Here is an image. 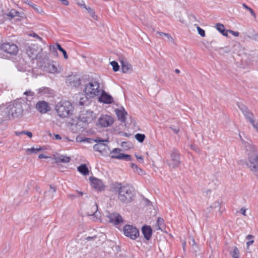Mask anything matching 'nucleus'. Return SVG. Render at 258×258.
<instances>
[{
	"label": "nucleus",
	"mask_w": 258,
	"mask_h": 258,
	"mask_svg": "<svg viewBox=\"0 0 258 258\" xmlns=\"http://www.w3.org/2000/svg\"><path fill=\"white\" fill-rule=\"evenodd\" d=\"M88 101V98L86 96L80 97L79 101V104L80 106H83L85 104L86 102Z\"/></svg>",
	"instance_id": "nucleus-42"
},
{
	"label": "nucleus",
	"mask_w": 258,
	"mask_h": 258,
	"mask_svg": "<svg viewBox=\"0 0 258 258\" xmlns=\"http://www.w3.org/2000/svg\"><path fill=\"white\" fill-rule=\"evenodd\" d=\"M141 231L144 238L147 240H149L151 238L153 230L150 226L145 225L142 227Z\"/></svg>",
	"instance_id": "nucleus-20"
},
{
	"label": "nucleus",
	"mask_w": 258,
	"mask_h": 258,
	"mask_svg": "<svg viewBox=\"0 0 258 258\" xmlns=\"http://www.w3.org/2000/svg\"><path fill=\"white\" fill-rule=\"evenodd\" d=\"M24 94L26 96H34L35 93L34 92H32L31 91L29 90V91H27L25 92Z\"/></svg>",
	"instance_id": "nucleus-48"
},
{
	"label": "nucleus",
	"mask_w": 258,
	"mask_h": 258,
	"mask_svg": "<svg viewBox=\"0 0 258 258\" xmlns=\"http://www.w3.org/2000/svg\"><path fill=\"white\" fill-rule=\"evenodd\" d=\"M135 156L139 162L143 163L144 159H143V157L142 156H138L137 154H136Z\"/></svg>",
	"instance_id": "nucleus-49"
},
{
	"label": "nucleus",
	"mask_w": 258,
	"mask_h": 258,
	"mask_svg": "<svg viewBox=\"0 0 258 258\" xmlns=\"http://www.w3.org/2000/svg\"><path fill=\"white\" fill-rule=\"evenodd\" d=\"M96 238V236H94V237H91V236H88L86 238V239L88 240H92L94 238Z\"/></svg>",
	"instance_id": "nucleus-59"
},
{
	"label": "nucleus",
	"mask_w": 258,
	"mask_h": 258,
	"mask_svg": "<svg viewBox=\"0 0 258 258\" xmlns=\"http://www.w3.org/2000/svg\"><path fill=\"white\" fill-rule=\"evenodd\" d=\"M11 119L8 105L0 106V122Z\"/></svg>",
	"instance_id": "nucleus-14"
},
{
	"label": "nucleus",
	"mask_w": 258,
	"mask_h": 258,
	"mask_svg": "<svg viewBox=\"0 0 258 258\" xmlns=\"http://www.w3.org/2000/svg\"><path fill=\"white\" fill-rule=\"evenodd\" d=\"M26 52L29 57L32 59L36 58L37 51L33 46H28L27 48Z\"/></svg>",
	"instance_id": "nucleus-24"
},
{
	"label": "nucleus",
	"mask_w": 258,
	"mask_h": 258,
	"mask_svg": "<svg viewBox=\"0 0 258 258\" xmlns=\"http://www.w3.org/2000/svg\"><path fill=\"white\" fill-rule=\"evenodd\" d=\"M228 32H229L230 33L232 34L233 36L238 37L239 35V33L237 31H234L231 30H228Z\"/></svg>",
	"instance_id": "nucleus-47"
},
{
	"label": "nucleus",
	"mask_w": 258,
	"mask_h": 258,
	"mask_svg": "<svg viewBox=\"0 0 258 258\" xmlns=\"http://www.w3.org/2000/svg\"><path fill=\"white\" fill-rule=\"evenodd\" d=\"M110 64L112 67L113 71L117 72L119 70V66L116 61H112L110 62Z\"/></svg>",
	"instance_id": "nucleus-40"
},
{
	"label": "nucleus",
	"mask_w": 258,
	"mask_h": 258,
	"mask_svg": "<svg viewBox=\"0 0 258 258\" xmlns=\"http://www.w3.org/2000/svg\"><path fill=\"white\" fill-rule=\"evenodd\" d=\"M94 141V142L97 143V144L104 143L105 142H108L107 140H103L102 139H100L99 138H97L96 139L93 140L91 138H85V140H83V141H87L88 143H91V141Z\"/></svg>",
	"instance_id": "nucleus-34"
},
{
	"label": "nucleus",
	"mask_w": 258,
	"mask_h": 258,
	"mask_svg": "<svg viewBox=\"0 0 258 258\" xmlns=\"http://www.w3.org/2000/svg\"><path fill=\"white\" fill-rule=\"evenodd\" d=\"M0 49L10 55H16L18 52V47L17 45L13 43L5 42L1 44Z\"/></svg>",
	"instance_id": "nucleus-7"
},
{
	"label": "nucleus",
	"mask_w": 258,
	"mask_h": 258,
	"mask_svg": "<svg viewBox=\"0 0 258 258\" xmlns=\"http://www.w3.org/2000/svg\"><path fill=\"white\" fill-rule=\"evenodd\" d=\"M197 30L198 31L199 34L201 35V36L203 37L205 36V31L204 30L200 28L199 26H198Z\"/></svg>",
	"instance_id": "nucleus-44"
},
{
	"label": "nucleus",
	"mask_w": 258,
	"mask_h": 258,
	"mask_svg": "<svg viewBox=\"0 0 258 258\" xmlns=\"http://www.w3.org/2000/svg\"><path fill=\"white\" fill-rule=\"evenodd\" d=\"M101 90L100 84L95 80H91L86 85L84 89L85 93L90 97H94L100 95Z\"/></svg>",
	"instance_id": "nucleus-5"
},
{
	"label": "nucleus",
	"mask_w": 258,
	"mask_h": 258,
	"mask_svg": "<svg viewBox=\"0 0 258 258\" xmlns=\"http://www.w3.org/2000/svg\"><path fill=\"white\" fill-rule=\"evenodd\" d=\"M66 83L68 86L78 87L81 84L80 78L78 75L70 76L67 78Z\"/></svg>",
	"instance_id": "nucleus-16"
},
{
	"label": "nucleus",
	"mask_w": 258,
	"mask_h": 258,
	"mask_svg": "<svg viewBox=\"0 0 258 258\" xmlns=\"http://www.w3.org/2000/svg\"><path fill=\"white\" fill-rule=\"evenodd\" d=\"M175 72L176 73L179 74V73H180V71H179L178 69H175Z\"/></svg>",
	"instance_id": "nucleus-64"
},
{
	"label": "nucleus",
	"mask_w": 258,
	"mask_h": 258,
	"mask_svg": "<svg viewBox=\"0 0 258 258\" xmlns=\"http://www.w3.org/2000/svg\"><path fill=\"white\" fill-rule=\"evenodd\" d=\"M55 109L60 117L64 118L73 114L74 108L70 101L62 100L56 105Z\"/></svg>",
	"instance_id": "nucleus-4"
},
{
	"label": "nucleus",
	"mask_w": 258,
	"mask_h": 258,
	"mask_svg": "<svg viewBox=\"0 0 258 258\" xmlns=\"http://www.w3.org/2000/svg\"><path fill=\"white\" fill-rule=\"evenodd\" d=\"M96 116L93 111L90 110L81 111L79 118L84 123H89L96 119Z\"/></svg>",
	"instance_id": "nucleus-8"
},
{
	"label": "nucleus",
	"mask_w": 258,
	"mask_h": 258,
	"mask_svg": "<svg viewBox=\"0 0 258 258\" xmlns=\"http://www.w3.org/2000/svg\"><path fill=\"white\" fill-rule=\"evenodd\" d=\"M36 108L41 113H46L51 109L48 103L43 100L39 101L36 104Z\"/></svg>",
	"instance_id": "nucleus-15"
},
{
	"label": "nucleus",
	"mask_w": 258,
	"mask_h": 258,
	"mask_svg": "<svg viewBox=\"0 0 258 258\" xmlns=\"http://www.w3.org/2000/svg\"><path fill=\"white\" fill-rule=\"evenodd\" d=\"M39 158L40 159H42V158H47L48 157L46 156V155H45L44 154H41L39 155L38 156Z\"/></svg>",
	"instance_id": "nucleus-53"
},
{
	"label": "nucleus",
	"mask_w": 258,
	"mask_h": 258,
	"mask_svg": "<svg viewBox=\"0 0 258 258\" xmlns=\"http://www.w3.org/2000/svg\"><path fill=\"white\" fill-rule=\"evenodd\" d=\"M55 47L54 46L50 45L49 49L51 52L54 54V55H57V52L56 51V49L61 51L63 55V57L65 59L68 58V55L67 54V51L64 49H63L60 45V44L56 43Z\"/></svg>",
	"instance_id": "nucleus-19"
},
{
	"label": "nucleus",
	"mask_w": 258,
	"mask_h": 258,
	"mask_svg": "<svg viewBox=\"0 0 258 258\" xmlns=\"http://www.w3.org/2000/svg\"><path fill=\"white\" fill-rule=\"evenodd\" d=\"M114 122L113 118L108 115H102L98 120V124L101 127H107L111 125Z\"/></svg>",
	"instance_id": "nucleus-12"
},
{
	"label": "nucleus",
	"mask_w": 258,
	"mask_h": 258,
	"mask_svg": "<svg viewBox=\"0 0 258 258\" xmlns=\"http://www.w3.org/2000/svg\"><path fill=\"white\" fill-rule=\"evenodd\" d=\"M217 30L219 31L223 35L228 36V30H225L224 26L220 23H217L215 25Z\"/></svg>",
	"instance_id": "nucleus-29"
},
{
	"label": "nucleus",
	"mask_w": 258,
	"mask_h": 258,
	"mask_svg": "<svg viewBox=\"0 0 258 258\" xmlns=\"http://www.w3.org/2000/svg\"><path fill=\"white\" fill-rule=\"evenodd\" d=\"M115 112L118 119L121 122H125L126 120V115L127 114V113L124 108L121 107L120 109H115Z\"/></svg>",
	"instance_id": "nucleus-21"
},
{
	"label": "nucleus",
	"mask_w": 258,
	"mask_h": 258,
	"mask_svg": "<svg viewBox=\"0 0 258 258\" xmlns=\"http://www.w3.org/2000/svg\"><path fill=\"white\" fill-rule=\"evenodd\" d=\"M79 197V196L74 195H69V197H70L72 199H74L76 197Z\"/></svg>",
	"instance_id": "nucleus-57"
},
{
	"label": "nucleus",
	"mask_w": 258,
	"mask_h": 258,
	"mask_svg": "<svg viewBox=\"0 0 258 258\" xmlns=\"http://www.w3.org/2000/svg\"><path fill=\"white\" fill-rule=\"evenodd\" d=\"M253 243V240H251L250 241H248L246 242V245L247 246H249L250 245L252 244Z\"/></svg>",
	"instance_id": "nucleus-56"
},
{
	"label": "nucleus",
	"mask_w": 258,
	"mask_h": 258,
	"mask_svg": "<svg viewBox=\"0 0 258 258\" xmlns=\"http://www.w3.org/2000/svg\"><path fill=\"white\" fill-rule=\"evenodd\" d=\"M242 145L247 152L248 161L246 165L253 172L258 179V153L256 147L251 142L245 141L239 135Z\"/></svg>",
	"instance_id": "nucleus-1"
},
{
	"label": "nucleus",
	"mask_w": 258,
	"mask_h": 258,
	"mask_svg": "<svg viewBox=\"0 0 258 258\" xmlns=\"http://www.w3.org/2000/svg\"><path fill=\"white\" fill-rule=\"evenodd\" d=\"M165 36L167 38L168 40H170L171 41L173 40V38L168 33H166V34H165Z\"/></svg>",
	"instance_id": "nucleus-51"
},
{
	"label": "nucleus",
	"mask_w": 258,
	"mask_h": 258,
	"mask_svg": "<svg viewBox=\"0 0 258 258\" xmlns=\"http://www.w3.org/2000/svg\"><path fill=\"white\" fill-rule=\"evenodd\" d=\"M221 202L219 201L214 202L210 207H209L207 209V210L206 211L207 212L206 214H207L208 213L211 212V211L212 209L218 208L219 212V215H221L222 213V211L221 210Z\"/></svg>",
	"instance_id": "nucleus-23"
},
{
	"label": "nucleus",
	"mask_w": 258,
	"mask_h": 258,
	"mask_svg": "<svg viewBox=\"0 0 258 258\" xmlns=\"http://www.w3.org/2000/svg\"><path fill=\"white\" fill-rule=\"evenodd\" d=\"M89 179L93 188L98 190H101L104 189V184L101 180L94 177H90Z\"/></svg>",
	"instance_id": "nucleus-18"
},
{
	"label": "nucleus",
	"mask_w": 258,
	"mask_h": 258,
	"mask_svg": "<svg viewBox=\"0 0 258 258\" xmlns=\"http://www.w3.org/2000/svg\"><path fill=\"white\" fill-rule=\"evenodd\" d=\"M170 157L172 162L168 163V165L172 168H176L180 164V153L176 149H173L171 151Z\"/></svg>",
	"instance_id": "nucleus-10"
},
{
	"label": "nucleus",
	"mask_w": 258,
	"mask_h": 258,
	"mask_svg": "<svg viewBox=\"0 0 258 258\" xmlns=\"http://www.w3.org/2000/svg\"><path fill=\"white\" fill-rule=\"evenodd\" d=\"M76 195L79 196V197L82 196L83 195V192L82 191H77V195Z\"/></svg>",
	"instance_id": "nucleus-58"
},
{
	"label": "nucleus",
	"mask_w": 258,
	"mask_h": 258,
	"mask_svg": "<svg viewBox=\"0 0 258 258\" xmlns=\"http://www.w3.org/2000/svg\"><path fill=\"white\" fill-rule=\"evenodd\" d=\"M107 148H108V147L104 143L96 144L93 146V149L95 151L99 152L101 154L103 153L104 151L106 150Z\"/></svg>",
	"instance_id": "nucleus-26"
},
{
	"label": "nucleus",
	"mask_w": 258,
	"mask_h": 258,
	"mask_svg": "<svg viewBox=\"0 0 258 258\" xmlns=\"http://www.w3.org/2000/svg\"><path fill=\"white\" fill-rule=\"evenodd\" d=\"M118 192V199L123 203H130L132 202L135 197L134 188L128 184L122 185L121 183L116 186Z\"/></svg>",
	"instance_id": "nucleus-2"
},
{
	"label": "nucleus",
	"mask_w": 258,
	"mask_h": 258,
	"mask_svg": "<svg viewBox=\"0 0 258 258\" xmlns=\"http://www.w3.org/2000/svg\"><path fill=\"white\" fill-rule=\"evenodd\" d=\"M7 105L11 119L22 116L24 108L27 106V103L23 100H21L10 102Z\"/></svg>",
	"instance_id": "nucleus-3"
},
{
	"label": "nucleus",
	"mask_w": 258,
	"mask_h": 258,
	"mask_svg": "<svg viewBox=\"0 0 258 258\" xmlns=\"http://www.w3.org/2000/svg\"><path fill=\"white\" fill-rule=\"evenodd\" d=\"M55 162L57 163H68L71 161V158L69 157L61 155L54 158Z\"/></svg>",
	"instance_id": "nucleus-28"
},
{
	"label": "nucleus",
	"mask_w": 258,
	"mask_h": 258,
	"mask_svg": "<svg viewBox=\"0 0 258 258\" xmlns=\"http://www.w3.org/2000/svg\"><path fill=\"white\" fill-rule=\"evenodd\" d=\"M157 33L158 34H159L160 36H163V35L165 36V34H166L165 33H163V32H159V31H157Z\"/></svg>",
	"instance_id": "nucleus-61"
},
{
	"label": "nucleus",
	"mask_w": 258,
	"mask_h": 258,
	"mask_svg": "<svg viewBox=\"0 0 258 258\" xmlns=\"http://www.w3.org/2000/svg\"><path fill=\"white\" fill-rule=\"evenodd\" d=\"M131 167L133 169L134 171L139 175L144 174V171L140 168H139L136 164L134 163H131Z\"/></svg>",
	"instance_id": "nucleus-35"
},
{
	"label": "nucleus",
	"mask_w": 258,
	"mask_h": 258,
	"mask_svg": "<svg viewBox=\"0 0 258 258\" xmlns=\"http://www.w3.org/2000/svg\"><path fill=\"white\" fill-rule=\"evenodd\" d=\"M84 8L87 10L88 12L90 14L92 18L94 19H96L97 18L95 14V11L93 9H91L90 7H87L86 5H84Z\"/></svg>",
	"instance_id": "nucleus-38"
},
{
	"label": "nucleus",
	"mask_w": 258,
	"mask_h": 258,
	"mask_svg": "<svg viewBox=\"0 0 258 258\" xmlns=\"http://www.w3.org/2000/svg\"><path fill=\"white\" fill-rule=\"evenodd\" d=\"M124 235L132 240H136L140 236L139 230L134 225L126 224L122 229Z\"/></svg>",
	"instance_id": "nucleus-6"
},
{
	"label": "nucleus",
	"mask_w": 258,
	"mask_h": 258,
	"mask_svg": "<svg viewBox=\"0 0 258 258\" xmlns=\"http://www.w3.org/2000/svg\"><path fill=\"white\" fill-rule=\"evenodd\" d=\"M99 101L104 104H111L113 102V97L104 90H101Z\"/></svg>",
	"instance_id": "nucleus-17"
},
{
	"label": "nucleus",
	"mask_w": 258,
	"mask_h": 258,
	"mask_svg": "<svg viewBox=\"0 0 258 258\" xmlns=\"http://www.w3.org/2000/svg\"><path fill=\"white\" fill-rule=\"evenodd\" d=\"M119 61L121 65L122 72L123 73H126L129 71H132V65L124 58H120Z\"/></svg>",
	"instance_id": "nucleus-22"
},
{
	"label": "nucleus",
	"mask_w": 258,
	"mask_h": 258,
	"mask_svg": "<svg viewBox=\"0 0 258 258\" xmlns=\"http://www.w3.org/2000/svg\"><path fill=\"white\" fill-rule=\"evenodd\" d=\"M31 36H32L33 37L36 38L40 41H42V38L39 36L37 34L35 33H34L32 35H31Z\"/></svg>",
	"instance_id": "nucleus-50"
},
{
	"label": "nucleus",
	"mask_w": 258,
	"mask_h": 258,
	"mask_svg": "<svg viewBox=\"0 0 258 258\" xmlns=\"http://www.w3.org/2000/svg\"><path fill=\"white\" fill-rule=\"evenodd\" d=\"M240 211H241V214L242 215H243L244 216L246 215V214H245L246 209H245L242 208L241 209Z\"/></svg>",
	"instance_id": "nucleus-54"
},
{
	"label": "nucleus",
	"mask_w": 258,
	"mask_h": 258,
	"mask_svg": "<svg viewBox=\"0 0 258 258\" xmlns=\"http://www.w3.org/2000/svg\"><path fill=\"white\" fill-rule=\"evenodd\" d=\"M77 169L79 172L84 175H87L89 174V171L86 164H82L78 166Z\"/></svg>",
	"instance_id": "nucleus-30"
},
{
	"label": "nucleus",
	"mask_w": 258,
	"mask_h": 258,
	"mask_svg": "<svg viewBox=\"0 0 258 258\" xmlns=\"http://www.w3.org/2000/svg\"><path fill=\"white\" fill-rule=\"evenodd\" d=\"M253 125H252L253 127L256 130V131L258 132V124L255 123V120H254Z\"/></svg>",
	"instance_id": "nucleus-52"
},
{
	"label": "nucleus",
	"mask_w": 258,
	"mask_h": 258,
	"mask_svg": "<svg viewBox=\"0 0 258 258\" xmlns=\"http://www.w3.org/2000/svg\"><path fill=\"white\" fill-rule=\"evenodd\" d=\"M182 247H183V249L184 250H185V246H186V242L184 241L183 243H182Z\"/></svg>",
	"instance_id": "nucleus-62"
},
{
	"label": "nucleus",
	"mask_w": 258,
	"mask_h": 258,
	"mask_svg": "<svg viewBox=\"0 0 258 258\" xmlns=\"http://www.w3.org/2000/svg\"><path fill=\"white\" fill-rule=\"evenodd\" d=\"M41 150H42V149L40 147L37 148H35L33 147L30 149H27V151L30 152L31 154H33V153H37L38 152H39V151H40Z\"/></svg>",
	"instance_id": "nucleus-43"
},
{
	"label": "nucleus",
	"mask_w": 258,
	"mask_h": 258,
	"mask_svg": "<svg viewBox=\"0 0 258 258\" xmlns=\"http://www.w3.org/2000/svg\"><path fill=\"white\" fill-rule=\"evenodd\" d=\"M54 137H55V139L56 140H61V137L60 136V135H58V134H55L54 135Z\"/></svg>",
	"instance_id": "nucleus-55"
},
{
	"label": "nucleus",
	"mask_w": 258,
	"mask_h": 258,
	"mask_svg": "<svg viewBox=\"0 0 258 258\" xmlns=\"http://www.w3.org/2000/svg\"><path fill=\"white\" fill-rule=\"evenodd\" d=\"M242 6L243 8H244L245 9H246V10H247V11H249V12L250 13V14H251V15L254 18H256V14L255 13V12H254V11L251 9L250 8V7H248L245 4H242Z\"/></svg>",
	"instance_id": "nucleus-41"
},
{
	"label": "nucleus",
	"mask_w": 258,
	"mask_h": 258,
	"mask_svg": "<svg viewBox=\"0 0 258 258\" xmlns=\"http://www.w3.org/2000/svg\"><path fill=\"white\" fill-rule=\"evenodd\" d=\"M170 128L173 131L175 134H177L179 131V128L178 126L172 125Z\"/></svg>",
	"instance_id": "nucleus-46"
},
{
	"label": "nucleus",
	"mask_w": 258,
	"mask_h": 258,
	"mask_svg": "<svg viewBox=\"0 0 258 258\" xmlns=\"http://www.w3.org/2000/svg\"><path fill=\"white\" fill-rule=\"evenodd\" d=\"M23 2L24 3L32 7L37 13L39 14L43 13V10L41 7L33 4L30 0H23Z\"/></svg>",
	"instance_id": "nucleus-25"
},
{
	"label": "nucleus",
	"mask_w": 258,
	"mask_h": 258,
	"mask_svg": "<svg viewBox=\"0 0 258 258\" xmlns=\"http://www.w3.org/2000/svg\"><path fill=\"white\" fill-rule=\"evenodd\" d=\"M156 224L158 226L157 229L163 230L165 228L164 221L161 217L158 218Z\"/></svg>",
	"instance_id": "nucleus-31"
},
{
	"label": "nucleus",
	"mask_w": 258,
	"mask_h": 258,
	"mask_svg": "<svg viewBox=\"0 0 258 258\" xmlns=\"http://www.w3.org/2000/svg\"><path fill=\"white\" fill-rule=\"evenodd\" d=\"M219 51L220 52H222V51L223 50V52L226 53H229L230 51V49L228 47H225L224 48H218Z\"/></svg>",
	"instance_id": "nucleus-45"
},
{
	"label": "nucleus",
	"mask_w": 258,
	"mask_h": 258,
	"mask_svg": "<svg viewBox=\"0 0 258 258\" xmlns=\"http://www.w3.org/2000/svg\"><path fill=\"white\" fill-rule=\"evenodd\" d=\"M48 69L50 73H55L57 72V68L53 63L48 64Z\"/></svg>",
	"instance_id": "nucleus-36"
},
{
	"label": "nucleus",
	"mask_w": 258,
	"mask_h": 258,
	"mask_svg": "<svg viewBox=\"0 0 258 258\" xmlns=\"http://www.w3.org/2000/svg\"><path fill=\"white\" fill-rule=\"evenodd\" d=\"M7 15L12 19L15 17H19L23 18L24 17V13L23 12H19L14 9L11 10V11L7 14Z\"/></svg>",
	"instance_id": "nucleus-27"
},
{
	"label": "nucleus",
	"mask_w": 258,
	"mask_h": 258,
	"mask_svg": "<svg viewBox=\"0 0 258 258\" xmlns=\"http://www.w3.org/2000/svg\"><path fill=\"white\" fill-rule=\"evenodd\" d=\"M16 135L17 136H20L23 134H25L27 135L29 138H32V134L31 132H29L28 131H23L21 132H16Z\"/></svg>",
	"instance_id": "nucleus-39"
},
{
	"label": "nucleus",
	"mask_w": 258,
	"mask_h": 258,
	"mask_svg": "<svg viewBox=\"0 0 258 258\" xmlns=\"http://www.w3.org/2000/svg\"><path fill=\"white\" fill-rule=\"evenodd\" d=\"M253 237V236L252 235H248L247 236L246 238H247V239H249L252 238Z\"/></svg>",
	"instance_id": "nucleus-63"
},
{
	"label": "nucleus",
	"mask_w": 258,
	"mask_h": 258,
	"mask_svg": "<svg viewBox=\"0 0 258 258\" xmlns=\"http://www.w3.org/2000/svg\"><path fill=\"white\" fill-rule=\"evenodd\" d=\"M237 106L242 111L246 119L248 120L252 125H253V123H254V119L253 113L249 110L246 106L242 103H237Z\"/></svg>",
	"instance_id": "nucleus-11"
},
{
	"label": "nucleus",
	"mask_w": 258,
	"mask_h": 258,
	"mask_svg": "<svg viewBox=\"0 0 258 258\" xmlns=\"http://www.w3.org/2000/svg\"><path fill=\"white\" fill-rule=\"evenodd\" d=\"M233 258H239V251L236 246L233 247V250L230 252Z\"/></svg>",
	"instance_id": "nucleus-32"
},
{
	"label": "nucleus",
	"mask_w": 258,
	"mask_h": 258,
	"mask_svg": "<svg viewBox=\"0 0 258 258\" xmlns=\"http://www.w3.org/2000/svg\"><path fill=\"white\" fill-rule=\"evenodd\" d=\"M109 222L116 227L124 222L122 217L118 213H110L107 216Z\"/></svg>",
	"instance_id": "nucleus-13"
},
{
	"label": "nucleus",
	"mask_w": 258,
	"mask_h": 258,
	"mask_svg": "<svg viewBox=\"0 0 258 258\" xmlns=\"http://www.w3.org/2000/svg\"><path fill=\"white\" fill-rule=\"evenodd\" d=\"M50 188L52 189L53 192L56 191V187L52 186L51 185H50Z\"/></svg>",
	"instance_id": "nucleus-60"
},
{
	"label": "nucleus",
	"mask_w": 258,
	"mask_h": 258,
	"mask_svg": "<svg viewBox=\"0 0 258 258\" xmlns=\"http://www.w3.org/2000/svg\"><path fill=\"white\" fill-rule=\"evenodd\" d=\"M50 93V89L47 87H42L38 89V93L40 95H43L46 94H49Z\"/></svg>",
	"instance_id": "nucleus-33"
},
{
	"label": "nucleus",
	"mask_w": 258,
	"mask_h": 258,
	"mask_svg": "<svg viewBox=\"0 0 258 258\" xmlns=\"http://www.w3.org/2000/svg\"><path fill=\"white\" fill-rule=\"evenodd\" d=\"M122 150L119 148H114L110 152L111 158L125 161H131L132 156L128 154L120 153Z\"/></svg>",
	"instance_id": "nucleus-9"
},
{
	"label": "nucleus",
	"mask_w": 258,
	"mask_h": 258,
	"mask_svg": "<svg viewBox=\"0 0 258 258\" xmlns=\"http://www.w3.org/2000/svg\"><path fill=\"white\" fill-rule=\"evenodd\" d=\"M135 138L139 142L142 143L145 139V135L144 134L138 133L135 135Z\"/></svg>",
	"instance_id": "nucleus-37"
}]
</instances>
